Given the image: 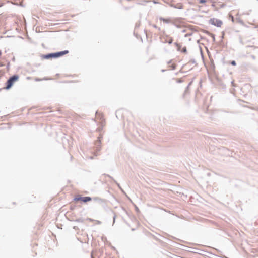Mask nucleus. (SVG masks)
<instances>
[{
    "label": "nucleus",
    "instance_id": "obj_1",
    "mask_svg": "<svg viewBox=\"0 0 258 258\" xmlns=\"http://www.w3.org/2000/svg\"><path fill=\"white\" fill-rule=\"evenodd\" d=\"M69 53L68 50H63L61 51H58L53 53H49L43 55L42 57L45 59H49L51 58H57L63 56Z\"/></svg>",
    "mask_w": 258,
    "mask_h": 258
},
{
    "label": "nucleus",
    "instance_id": "obj_2",
    "mask_svg": "<svg viewBox=\"0 0 258 258\" xmlns=\"http://www.w3.org/2000/svg\"><path fill=\"white\" fill-rule=\"evenodd\" d=\"M19 76L17 74H14L9 78L6 82L5 89L9 90L13 86L14 83L18 80Z\"/></svg>",
    "mask_w": 258,
    "mask_h": 258
},
{
    "label": "nucleus",
    "instance_id": "obj_3",
    "mask_svg": "<svg viewBox=\"0 0 258 258\" xmlns=\"http://www.w3.org/2000/svg\"><path fill=\"white\" fill-rule=\"evenodd\" d=\"M92 199V198L90 197H82L78 195L74 198L73 200L75 201H81L84 203H86L91 201Z\"/></svg>",
    "mask_w": 258,
    "mask_h": 258
},
{
    "label": "nucleus",
    "instance_id": "obj_4",
    "mask_svg": "<svg viewBox=\"0 0 258 258\" xmlns=\"http://www.w3.org/2000/svg\"><path fill=\"white\" fill-rule=\"evenodd\" d=\"M209 24L215 26L217 27H220L222 24V21L216 18H211L209 21Z\"/></svg>",
    "mask_w": 258,
    "mask_h": 258
},
{
    "label": "nucleus",
    "instance_id": "obj_5",
    "mask_svg": "<svg viewBox=\"0 0 258 258\" xmlns=\"http://www.w3.org/2000/svg\"><path fill=\"white\" fill-rule=\"evenodd\" d=\"M95 148H96L95 155L98 156L99 155L98 152H99L101 150V139H100V138H98V139L95 142Z\"/></svg>",
    "mask_w": 258,
    "mask_h": 258
},
{
    "label": "nucleus",
    "instance_id": "obj_6",
    "mask_svg": "<svg viewBox=\"0 0 258 258\" xmlns=\"http://www.w3.org/2000/svg\"><path fill=\"white\" fill-rule=\"evenodd\" d=\"M103 176H107L109 178H110L113 181L114 183H115L117 185V186L121 190H122V189L121 188V187L120 186V185L119 183H118L112 177H111V176H110L108 174H104L103 175Z\"/></svg>",
    "mask_w": 258,
    "mask_h": 258
},
{
    "label": "nucleus",
    "instance_id": "obj_7",
    "mask_svg": "<svg viewBox=\"0 0 258 258\" xmlns=\"http://www.w3.org/2000/svg\"><path fill=\"white\" fill-rule=\"evenodd\" d=\"M171 6L172 7L178 9H181L183 8V5L182 3H177L176 4H172Z\"/></svg>",
    "mask_w": 258,
    "mask_h": 258
},
{
    "label": "nucleus",
    "instance_id": "obj_8",
    "mask_svg": "<svg viewBox=\"0 0 258 258\" xmlns=\"http://www.w3.org/2000/svg\"><path fill=\"white\" fill-rule=\"evenodd\" d=\"M93 200L95 201H96V202H98L100 203H104L106 200L105 199H101L100 198H99V197H94L93 198Z\"/></svg>",
    "mask_w": 258,
    "mask_h": 258
},
{
    "label": "nucleus",
    "instance_id": "obj_9",
    "mask_svg": "<svg viewBox=\"0 0 258 258\" xmlns=\"http://www.w3.org/2000/svg\"><path fill=\"white\" fill-rule=\"evenodd\" d=\"M159 20L163 21V22L164 23H166L167 24L168 23H169L171 22V21L170 19H165L164 18H163V17H160L159 18Z\"/></svg>",
    "mask_w": 258,
    "mask_h": 258
},
{
    "label": "nucleus",
    "instance_id": "obj_10",
    "mask_svg": "<svg viewBox=\"0 0 258 258\" xmlns=\"http://www.w3.org/2000/svg\"><path fill=\"white\" fill-rule=\"evenodd\" d=\"M75 221L77 222L83 223L84 222V220L83 218H80L76 219L75 220Z\"/></svg>",
    "mask_w": 258,
    "mask_h": 258
},
{
    "label": "nucleus",
    "instance_id": "obj_11",
    "mask_svg": "<svg viewBox=\"0 0 258 258\" xmlns=\"http://www.w3.org/2000/svg\"><path fill=\"white\" fill-rule=\"evenodd\" d=\"M112 213L114 214V216L113 217V224L115 223V218H116V214L115 213V212L114 211H112Z\"/></svg>",
    "mask_w": 258,
    "mask_h": 258
},
{
    "label": "nucleus",
    "instance_id": "obj_12",
    "mask_svg": "<svg viewBox=\"0 0 258 258\" xmlns=\"http://www.w3.org/2000/svg\"><path fill=\"white\" fill-rule=\"evenodd\" d=\"M181 52L182 53H186L187 52V49H186V47L185 46H184V47H183L181 49Z\"/></svg>",
    "mask_w": 258,
    "mask_h": 258
},
{
    "label": "nucleus",
    "instance_id": "obj_13",
    "mask_svg": "<svg viewBox=\"0 0 258 258\" xmlns=\"http://www.w3.org/2000/svg\"><path fill=\"white\" fill-rule=\"evenodd\" d=\"M43 80H47V79H46V78L40 79V78H36L35 79V80L36 81H40Z\"/></svg>",
    "mask_w": 258,
    "mask_h": 258
},
{
    "label": "nucleus",
    "instance_id": "obj_14",
    "mask_svg": "<svg viewBox=\"0 0 258 258\" xmlns=\"http://www.w3.org/2000/svg\"><path fill=\"white\" fill-rule=\"evenodd\" d=\"M210 36H211L212 37L213 41L215 42V35L213 34H210Z\"/></svg>",
    "mask_w": 258,
    "mask_h": 258
},
{
    "label": "nucleus",
    "instance_id": "obj_15",
    "mask_svg": "<svg viewBox=\"0 0 258 258\" xmlns=\"http://www.w3.org/2000/svg\"><path fill=\"white\" fill-rule=\"evenodd\" d=\"M230 63L232 66H236V62L235 60H232L230 62Z\"/></svg>",
    "mask_w": 258,
    "mask_h": 258
},
{
    "label": "nucleus",
    "instance_id": "obj_16",
    "mask_svg": "<svg viewBox=\"0 0 258 258\" xmlns=\"http://www.w3.org/2000/svg\"><path fill=\"white\" fill-rule=\"evenodd\" d=\"M152 26H153L154 28H156V29H158L159 31H160V30H161V29H160V27H158L157 26H156V25H155V24L152 25Z\"/></svg>",
    "mask_w": 258,
    "mask_h": 258
},
{
    "label": "nucleus",
    "instance_id": "obj_17",
    "mask_svg": "<svg viewBox=\"0 0 258 258\" xmlns=\"http://www.w3.org/2000/svg\"><path fill=\"white\" fill-rule=\"evenodd\" d=\"M172 42H173V38H170V40L168 41V44H172Z\"/></svg>",
    "mask_w": 258,
    "mask_h": 258
},
{
    "label": "nucleus",
    "instance_id": "obj_18",
    "mask_svg": "<svg viewBox=\"0 0 258 258\" xmlns=\"http://www.w3.org/2000/svg\"><path fill=\"white\" fill-rule=\"evenodd\" d=\"M206 2V0H199V3L201 4H204Z\"/></svg>",
    "mask_w": 258,
    "mask_h": 258
},
{
    "label": "nucleus",
    "instance_id": "obj_19",
    "mask_svg": "<svg viewBox=\"0 0 258 258\" xmlns=\"http://www.w3.org/2000/svg\"><path fill=\"white\" fill-rule=\"evenodd\" d=\"M190 61L192 62V63L193 64H196V61L195 59H192L190 60Z\"/></svg>",
    "mask_w": 258,
    "mask_h": 258
},
{
    "label": "nucleus",
    "instance_id": "obj_20",
    "mask_svg": "<svg viewBox=\"0 0 258 258\" xmlns=\"http://www.w3.org/2000/svg\"><path fill=\"white\" fill-rule=\"evenodd\" d=\"M172 24H173L175 27H176L177 28H180V27H181L179 25L176 24H175V23H173V22L172 23Z\"/></svg>",
    "mask_w": 258,
    "mask_h": 258
},
{
    "label": "nucleus",
    "instance_id": "obj_21",
    "mask_svg": "<svg viewBox=\"0 0 258 258\" xmlns=\"http://www.w3.org/2000/svg\"><path fill=\"white\" fill-rule=\"evenodd\" d=\"M204 32L209 35V36H210V34H212L211 33L209 32V31H207V30H205Z\"/></svg>",
    "mask_w": 258,
    "mask_h": 258
},
{
    "label": "nucleus",
    "instance_id": "obj_22",
    "mask_svg": "<svg viewBox=\"0 0 258 258\" xmlns=\"http://www.w3.org/2000/svg\"><path fill=\"white\" fill-rule=\"evenodd\" d=\"M174 45H176V46H180V47H181V45L180 44H178V43L177 42H175L174 43Z\"/></svg>",
    "mask_w": 258,
    "mask_h": 258
},
{
    "label": "nucleus",
    "instance_id": "obj_23",
    "mask_svg": "<svg viewBox=\"0 0 258 258\" xmlns=\"http://www.w3.org/2000/svg\"><path fill=\"white\" fill-rule=\"evenodd\" d=\"M171 68H172V70H175V68H176V66H175V65H174V64H172V65L171 66Z\"/></svg>",
    "mask_w": 258,
    "mask_h": 258
},
{
    "label": "nucleus",
    "instance_id": "obj_24",
    "mask_svg": "<svg viewBox=\"0 0 258 258\" xmlns=\"http://www.w3.org/2000/svg\"><path fill=\"white\" fill-rule=\"evenodd\" d=\"M182 33H185L186 32V30L185 29H183L181 30Z\"/></svg>",
    "mask_w": 258,
    "mask_h": 258
},
{
    "label": "nucleus",
    "instance_id": "obj_25",
    "mask_svg": "<svg viewBox=\"0 0 258 258\" xmlns=\"http://www.w3.org/2000/svg\"><path fill=\"white\" fill-rule=\"evenodd\" d=\"M182 82V81L181 79H178L177 81L178 83H181Z\"/></svg>",
    "mask_w": 258,
    "mask_h": 258
},
{
    "label": "nucleus",
    "instance_id": "obj_26",
    "mask_svg": "<svg viewBox=\"0 0 258 258\" xmlns=\"http://www.w3.org/2000/svg\"><path fill=\"white\" fill-rule=\"evenodd\" d=\"M177 50L179 51L181 48V47L180 46H177Z\"/></svg>",
    "mask_w": 258,
    "mask_h": 258
},
{
    "label": "nucleus",
    "instance_id": "obj_27",
    "mask_svg": "<svg viewBox=\"0 0 258 258\" xmlns=\"http://www.w3.org/2000/svg\"><path fill=\"white\" fill-rule=\"evenodd\" d=\"M136 211L138 212L139 211V209H138V208L136 206Z\"/></svg>",
    "mask_w": 258,
    "mask_h": 258
},
{
    "label": "nucleus",
    "instance_id": "obj_28",
    "mask_svg": "<svg viewBox=\"0 0 258 258\" xmlns=\"http://www.w3.org/2000/svg\"><path fill=\"white\" fill-rule=\"evenodd\" d=\"M191 34H187L185 35V37H187L188 36H190Z\"/></svg>",
    "mask_w": 258,
    "mask_h": 258
},
{
    "label": "nucleus",
    "instance_id": "obj_29",
    "mask_svg": "<svg viewBox=\"0 0 258 258\" xmlns=\"http://www.w3.org/2000/svg\"><path fill=\"white\" fill-rule=\"evenodd\" d=\"M10 66V62H9L7 65V68H8Z\"/></svg>",
    "mask_w": 258,
    "mask_h": 258
},
{
    "label": "nucleus",
    "instance_id": "obj_30",
    "mask_svg": "<svg viewBox=\"0 0 258 258\" xmlns=\"http://www.w3.org/2000/svg\"><path fill=\"white\" fill-rule=\"evenodd\" d=\"M165 71H166V70H164V69H163V70H161V72H165Z\"/></svg>",
    "mask_w": 258,
    "mask_h": 258
},
{
    "label": "nucleus",
    "instance_id": "obj_31",
    "mask_svg": "<svg viewBox=\"0 0 258 258\" xmlns=\"http://www.w3.org/2000/svg\"><path fill=\"white\" fill-rule=\"evenodd\" d=\"M240 42L241 43H242V41L241 39H240Z\"/></svg>",
    "mask_w": 258,
    "mask_h": 258
},
{
    "label": "nucleus",
    "instance_id": "obj_32",
    "mask_svg": "<svg viewBox=\"0 0 258 258\" xmlns=\"http://www.w3.org/2000/svg\"><path fill=\"white\" fill-rule=\"evenodd\" d=\"M88 220H89V221H92V220L90 218H88Z\"/></svg>",
    "mask_w": 258,
    "mask_h": 258
},
{
    "label": "nucleus",
    "instance_id": "obj_33",
    "mask_svg": "<svg viewBox=\"0 0 258 258\" xmlns=\"http://www.w3.org/2000/svg\"><path fill=\"white\" fill-rule=\"evenodd\" d=\"M1 55H2V52H1V51L0 50V57L1 56Z\"/></svg>",
    "mask_w": 258,
    "mask_h": 258
},
{
    "label": "nucleus",
    "instance_id": "obj_34",
    "mask_svg": "<svg viewBox=\"0 0 258 258\" xmlns=\"http://www.w3.org/2000/svg\"><path fill=\"white\" fill-rule=\"evenodd\" d=\"M190 84H191V83H190L189 84H188V86L187 87V88H188V86L190 85Z\"/></svg>",
    "mask_w": 258,
    "mask_h": 258
},
{
    "label": "nucleus",
    "instance_id": "obj_35",
    "mask_svg": "<svg viewBox=\"0 0 258 258\" xmlns=\"http://www.w3.org/2000/svg\"><path fill=\"white\" fill-rule=\"evenodd\" d=\"M201 54H202V57H203V55H202V52L201 50Z\"/></svg>",
    "mask_w": 258,
    "mask_h": 258
},
{
    "label": "nucleus",
    "instance_id": "obj_36",
    "mask_svg": "<svg viewBox=\"0 0 258 258\" xmlns=\"http://www.w3.org/2000/svg\"><path fill=\"white\" fill-rule=\"evenodd\" d=\"M98 223L100 224V223H101V222L99 221H98Z\"/></svg>",
    "mask_w": 258,
    "mask_h": 258
},
{
    "label": "nucleus",
    "instance_id": "obj_37",
    "mask_svg": "<svg viewBox=\"0 0 258 258\" xmlns=\"http://www.w3.org/2000/svg\"><path fill=\"white\" fill-rule=\"evenodd\" d=\"M171 60H170V61H168V63H171Z\"/></svg>",
    "mask_w": 258,
    "mask_h": 258
},
{
    "label": "nucleus",
    "instance_id": "obj_38",
    "mask_svg": "<svg viewBox=\"0 0 258 258\" xmlns=\"http://www.w3.org/2000/svg\"><path fill=\"white\" fill-rule=\"evenodd\" d=\"M134 230H135V229H134V228H132V231H134Z\"/></svg>",
    "mask_w": 258,
    "mask_h": 258
},
{
    "label": "nucleus",
    "instance_id": "obj_39",
    "mask_svg": "<svg viewBox=\"0 0 258 258\" xmlns=\"http://www.w3.org/2000/svg\"><path fill=\"white\" fill-rule=\"evenodd\" d=\"M13 60H15V58L14 57H13Z\"/></svg>",
    "mask_w": 258,
    "mask_h": 258
}]
</instances>
